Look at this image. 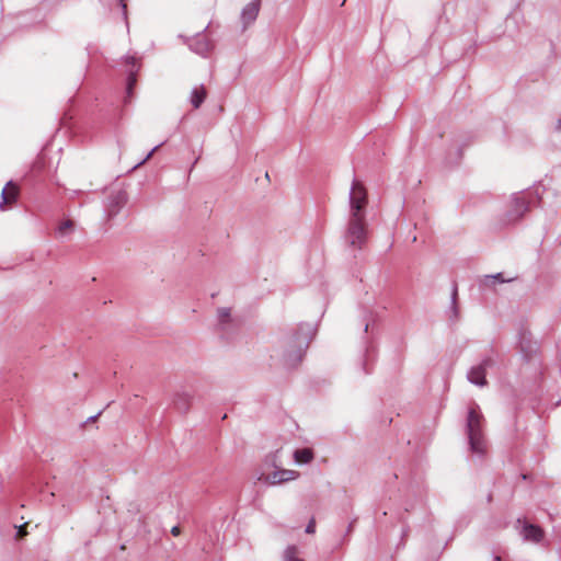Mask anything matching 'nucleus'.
Listing matches in <instances>:
<instances>
[{
    "label": "nucleus",
    "instance_id": "nucleus-1",
    "mask_svg": "<svg viewBox=\"0 0 561 561\" xmlns=\"http://www.w3.org/2000/svg\"><path fill=\"white\" fill-rule=\"evenodd\" d=\"M350 218L345 232L346 243L354 249H362L367 240L366 206L367 192L364 184L354 179L350 191Z\"/></svg>",
    "mask_w": 561,
    "mask_h": 561
},
{
    "label": "nucleus",
    "instance_id": "nucleus-2",
    "mask_svg": "<svg viewBox=\"0 0 561 561\" xmlns=\"http://www.w3.org/2000/svg\"><path fill=\"white\" fill-rule=\"evenodd\" d=\"M316 329L308 323H301L297 330L285 340L284 363L288 367H296L304 358Z\"/></svg>",
    "mask_w": 561,
    "mask_h": 561
},
{
    "label": "nucleus",
    "instance_id": "nucleus-3",
    "mask_svg": "<svg viewBox=\"0 0 561 561\" xmlns=\"http://www.w3.org/2000/svg\"><path fill=\"white\" fill-rule=\"evenodd\" d=\"M484 416L477 403L468 408L466 417L465 433L468 438L471 453L483 456L488 449V443L484 434Z\"/></svg>",
    "mask_w": 561,
    "mask_h": 561
},
{
    "label": "nucleus",
    "instance_id": "nucleus-4",
    "mask_svg": "<svg viewBox=\"0 0 561 561\" xmlns=\"http://www.w3.org/2000/svg\"><path fill=\"white\" fill-rule=\"evenodd\" d=\"M529 201L522 193L512 196L510 209L502 218L503 225H511L519 220L529 209Z\"/></svg>",
    "mask_w": 561,
    "mask_h": 561
},
{
    "label": "nucleus",
    "instance_id": "nucleus-5",
    "mask_svg": "<svg viewBox=\"0 0 561 561\" xmlns=\"http://www.w3.org/2000/svg\"><path fill=\"white\" fill-rule=\"evenodd\" d=\"M495 365V359L492 356H485L482 360L472 366L467 373V379L469 382L478 386L484 387L488 385L486 380V369L492 368Z\"/></svg>",
    "mask_w": 561,
    "mask_h": 561
},
{
    "label": "nucleus",
    "instance_id": "nucleus-6",
    "mask_svg": "<svg viewBox=\"0 0 561 561\" xmlns=\"http://www.w3.org/2000/svg\"><path fill=\"white\" fill-rule=\"evenodd\" d=\"M127 202V194L124 191L112 193L107 198L106 213L110 218L116 216Z\"/></svg>",
    "mask_w": 561,
    "mask_h": 561
},
{
    "label": "nucleus",
    "instance_id": "nucleus-7",
    "mask_svg": "<svg viewBox=\"0 0 561 561\" xmlns=\"http://www.w3.org/2000/svg\"><path fill=\"white\" fill-rule=\"evenodd\" d=\"M190 48L198 55L206 56L214 49V43L205 33H201L191 41Z\"/></svg>",
    "mask_w": 561,
    "mask_h": 561
},
{
    "label": "nucleus",
    "instance_id": "nucleus-8",
    "mask_svg": "<svg viewBox=\"0 0 561 561\" xmlns=\"http://www.w3.org/2000/svg\"><path fill=\"white\" fill-rule=\"evenodd\" d=\"M298 476H299V472H297V471L288 470V469H279V470L272 472L271 474H267L265 477L264 481L270 484H278V483H284L287 481L295 480L298 478Z\"/></svg>",
    "mask_w": 561,
    "mask_h": 561
},
{
    "label": "nucleus",
    "instance_id": "nucleus-9",
    "mask_svg": "<svg viewBox=\"0 0 561 561\" xmlns=\"http://www.w3.org/2000/svg\"><path fill=\"white\" fill-rule=\"evenodd\" d=\"M260 8L261 0H252L242 9L241 20L244 26H248L256 20L260 12Z\"/></svg>",
    "mask_w": 561,
    "mask_h": 561
},
{
    "label": "nucleus",
    "instance_id": "nucleus-10",
    "mask_svg": "<svg viewBox=\"0 0 561 561\" xmlns=\"http://www.w3.org/2000/svg\"><path fill=\"white\" fill-rule=\"evenodd\" d=\"M520 535L524 540L540 542L543 538V530L537 525L525 523L520 530Z\"/></svg>",
    "mask_w": 561,
    "mask_h": 561
},
{
    "label": "nucleus",
    "instance_id": "nucleus-11",
    "mask_svg": "<svg viewBox=\"0 0 561 561\" xmlns=\"http://www.w3.org/2000/svg\"><path fill=\"white\" fill-rule=\"evenodd\" d=\"M192 394L186 391L176 392L173 399L174 407L181 412H187L192 403Z\"/></svg>",
    "mask_w": 561,
    "mask_h": 561
},
{
    "label": "nucleus",
    "instance_id": "nucleus-12",
    "mask_svg": "<svg viewBox=\"0 0 561 561\" xmlns=\"http://www.w3.org/2000/svg\"><path fill=\"white\" fill-rule=\"evenodd\" d=\"M515 277L505 278L502 273H496L493 275H484L480 279V286L485 288H492L495 286L496 283L503 284V283H510L513 282Z\"/></svg>",
    "mask_w": 561,
    "mask_h": 561
},
{
    "label": "nucleus",
    "instance_id": "nucleus-13",
    "mask_svg": "<svg viewBox=\"0 0 561 561\" xmlns=\"http://www.w3.org/2000/svg\"><path fill=\"white\" fill-rule=\"evenodd\" d=\"M207 96V91L203 84L196 85L191 92L190 102L194 108H199Z\"/></svg>",
    "mask_w": 561,
    "mask_h": 561
},
{
    "label": "nucleus",
    "instance_id": "nucleus-14",
    "mask_svg": "<svg viewBox=\"0 0 561 561\" xmlns=\"http://www.w3.org/2000/svg\"><path fill=\"white\" fill-rule=\"evenodd\" d=\"M218 328L222 333L228 332V327L231 323V313L229 308H219L217 310Z\"/></svg>",
    "mask_w": 561,
    "mask_h": 561
},
{
    "label": "nucleus",
    "instance_id": "nucleus-15",
    "mask_svg": "<svg viewBox=\"0 0 561 561\" xmlns=\"http://www.w3.org/2000/svg\"><path fill=\"white\" fill-rule=\"evenodd\" d=\"M313 451L310 448L297 449L294 453V458L299 463H309L313 459Z\"/></svg>",
    "mask_w": 561,
    "mask_h": 561
},
{
    "label": "nucleus",
    "instance_id": "nucleus-16",
    "mask_svg": "<svg viewBox=\"0 0 561 561\" xmlns=\"http://www.w3.org/2000/svg\"><path fill=\"white\" fill-rule=\"evenodd\" d=\"M284 561H305L299 557V549L297 546H288L283 554Z\"/></svg>",
    "mask_w": 561,
    "mask_h": 561
},
{
    "label": "nucleus",
    "instance_id": "nucleus-17",
    "mask_svg": "<svg viewBox=\"0 0 561 561\" xmlns=\"http://www.w3.org/2000/svg\"><path fill=\"white\" fill-rule=\"evenodd\" d=\"M130 61H131L133 66L129 70V73L127 77V87H126V92H127L128 96H131L133 89L137 82L136 70L134 69L135 68V58H130Z\"/></svg>",
    "mask_w": 561,
    "mask_h": 561
},
{
    "label": "nucleus",
    "instance_id": "nucleus-18",
    "mask_svg": "<svg viewBox=\"0 0 561 561\" xmlns=\"http://www.w3.org/2000/svg\"><path fill=\"white\" fill-rule=\"evenodd\" d=\"M73 229H75V222L71 219H67L59 224L56 232L59 237H64L66 234L71 233L73 231Z\"/></svg>",
    "mask_w": 561,
    "mask_h": 561
},
{
    "label": "nucleus",
    "instance_id": "nucleus-19",
    "mask_svg": "<svg viewBox=\"0 0 561 561\" xmlns=\"http://www.w3.org/2000/svg\"><path fill=\"white\" fill-rule=\"evenodd\" d=\"M5 186L10 187V190L8 191V196L11 199V203L14 204L16 202V199H18V196H19V187L12 181H9L5 184Z\"/></svg>",
    "mask_w": 561,
    "mask_h": 561
},
{
    "label": "nucleus",
    "instance_id": "nucleus-20",
    "mask_svg": "<svg viewBox=\"0 0 561 561\" xmlns=\"http://www.w3.org/2000/svg\"><path fill=\"white\" fill-rule=\"evenodd\" d=\"M10 187L4 186L1 193L0 210L4 209V205H12L11 199L8 196Z\"/></svg>",
    "mask_w": 561,
    "mask_h": 561
},
{
    "label": "nucleus",
    "instance_id": "nucleus-21",
    "mask_svg": "<svg viewBox=\"0 0 561 561\" xmlns=\"http://www.w3.org/2000/svg\"><path fill=\"white\" fill-rule=\"evenodd\" d=\"M162 145H163V142H162V144H160V145H158V146H156L154 148H152V149L148 152V154H147V156H146L141 161H139V162L134 167V169H136V168H138V167L142 165L144 163H146V162H147V161L152 157V154H153V153H154V152H156V151H157V150H158Z\"/></svg>",
    "mask_w": 561,
    "mask_h": 561
},
{
    "label": "nucleus",
    "instance_id": "nucleus-22",
    "mask_svg": "<svg viewBox=\"0 0 561 561\" xmlns=\"http://www.w3.org/2000/svg\"><path fill=\"white\" fill-rule=\"evenodd\" d=\"M305 531L310 535L316 533V519L313 517L309 520Z\"/></svg>",
    "mask_w": 561,
    "mask_h": 561
},
{
    "label": "nucleus",
    "instance_id": "nucleus-23",
    "mask_svg": "<svg viewBox=\"0 0 561 561\" xmlns=\"http://www.w3.org/2000/svg\"><path fill=\"white\" fill-rule=\"evenodd\" d=\"M457 295H458V291H457V286L455 285L454 288H453V293H451V304H453V309L454 311L456 312V302H457Z\"/></svg>",
    "mask_w": 561,
    "mask_h": 561
},
{
    "label": "nucleus",
    "instance_id": "nucleus-24",
    "mask_svg": "<svg viewBox=\"0 0 561 561\" xmlns=\"http://www.w3.org/2000/svg\"><path fill=\"white\" fill-rule=\"evenodd\" d=\"M26 525L27 524L25 523L24 525H21V526L18 527V531H16V537L18 538H23L26 535V530H25Z\"/></svg>",
    "mask_w": 561,
    "mask_h": 561
},
{
    "label": "nucleus",
    "instance_id": "nucleus-25",
    "mask_svg": "<svg viewBox=\"0 0 561 561\" xmlns=\"http://www.w3.org/2000/svg\"><path fill=\"white\" fill-rule=\"evenodd\" d=\"M171 534H172L173 536H179V535L181 534V528H180V526H173V527L171 528Z\"/></svg>",
    "mask_w": 561,
    "mask_h": 561
},
{
    "label": "nucleus",
    "instance_id": "nucleus-26",
    "mask_svg": "<svg viewBox=\"0 0 561 561\" xmlns=\"http://www.w3.org/2000/svg\"><path fill=\"white\" fill-rule=\"evenodd\" d=\"M363 369H364L365 374H369L370 373V369L367 367L366 363H364Z\"/></svg>",
    "mask_w": 561,
    "mask_h": 561
},
{
    "label": "nucleus",
    "instance_id": "nucleus-27",
    "mask_svg": "<svg viewBox=\"0 0 561 561\" xmlns=\"http://www.w3.org/2000/svg\"><path fill=\"white\" fill-rule=\"evenodd\" d=\"M556 129L557 130H561V118L558 121Z\"/></svg>",
    "mask_w": 561,
    "mask_h": 561
},
{
    "label": "nucleus",
    "instance_id": "nucleus-28",
    "mask_svg": "<svg viewBox=\"0 0 561 561\" xmlns=\"http://www.w3.org/2000/svg\"><path fill=\"white\" fill-rule=\"evenodd\" d=\"M98 416H99V414H96V415H94V416H91V417H89V419H88V421H89V422H92V421L96 420V417H98Z\"/></svg>",
    "mask_w": 561,
    "mask_h": 561
},
{
    "label": "nucleus",
    "instance_id": "nucleus-29",
    "mask_svg": "<svg viewBox=\"0 0 561 561\" xmlns=\"http://www.w3.org/2000/svg\"><path fill=\"white\" fill-rule=\"evenodd\" d=\"M368 328H369V323H368V322H365L364 331H365V332H367V331H368Z\"/></svg>",
    "mask_w": 561,
    "mask_h": 561
},
{
    "label": "nucleus",
    "instance_id": "nucleus-30",
    "mask_svg": "<svg viewBox=\"0 0 561 561\" xmlns=\"http://www.w3.org/2000/svg\"><path fill=\"white\" fill-rule=\"evenodd\" d=\"M493 561H503V560H502V558H501L500 556H495V557L493 558Z\"/></svg>",
    "mask_w": 561,
    "mask_h": 561
}]
</instances>
